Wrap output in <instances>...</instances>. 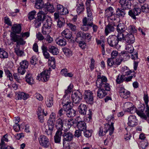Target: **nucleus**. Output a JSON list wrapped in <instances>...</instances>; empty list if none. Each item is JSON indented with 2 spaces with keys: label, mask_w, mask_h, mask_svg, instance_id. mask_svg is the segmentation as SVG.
<instances>
[{
  "label": "nucleus",
  "mask_w": 149,
  "mask_h": 149,
  "mask_svg": "<svg viewBox=\"0 0 149 149\" xmlns=\"http://www.w3.org/2000/svg\"><path fill=\"white\" fill-rule=\"evenodd\" d=\"M11 40L14 42H16V47L15 48V52L18 56H21L24 54V52L19 49V45H24L26 42L19 35L13 34H11Z\"/></svg>",
  "instance_id": "1"
},
{
  "label": "nucleus",
  "mask_w": 149,
  "mask_h": 149,
  "mask_svg": "<svg viewBox=\"0 0 149 149\" xmlns=\"http://www.w3.org/2000/svg\"><path fill=\"white\" fill-rule=\"evenodd\" d=\"M107 79L104 76H101L100 74L97 76V79L96 81V85L97 88H101L104 89L107 91L110 90L111 87L109 84L107 83Z\"/></svg>",
  "instance_id": "2"
},
{
  "label": "nucleus",
  "mask_w": 149,
  "mask_h": 149,
  "mask_svg": "<svg viewBox=\"0 0 149 149\" xmlns=\"http://www.w3.org/2000/svg\"><path fill=\"white\" fill-rule=\"evenodd\" d=\"M45 22L43 24L42 28V33L44 35L49 34L51 31V26L52 24L51 17L48 15L45 14L44 20Z\"/></svg>",
  "instance_id": "3"
},
{
  "label": "nucleus",
  "mask_w": 149,
  "mask_h": 149,
  "mask_svg": "<svg viewBox=\"0 0 149 149\" xmlns=\"http://www.w3.org/2000/svg\"><path fill=\"white\" fill-rule=\"evenodd\" d=\"M62 136L63 144L64 148H67L68 146V142L71 141L73 139V135L71 132L64 130Z\"/></svg>",
  "instance_id": "4"
},
{
  "label": "nucleus",
  "mask_w": 149,
  "mask_h": 149,
  "mask_svg": "<svg viewBox=\"0 0 149 149\" xmlns=\"http://www.w3.org/2000/svg\"><path fill=\"white\" fill-rule=\"evenodd\" d=\"M145 109V107L143 106L142 107L141 109L137 110L136 108L133 105L132 107L130 108L128 110H125V111L130 113H134L136 112L137 115L140 116L141 118L144 119H146L147 117L145 113H144V111Z\"/></svg>",
  "instance_id": "5"
},
{
  "label": "nucleus",
  "mask_w": 149,
  "mask_h": 149,
  "mask_svg": "<svg viewBox=\"0 0 149 149\" xmlns=\"http://www.w3.org/2000/svg\"><path fill=\"white\" fill-rule=\"evenodd\" d=\"M47 14V11L44 10H41L38 13L37 17L34 22L36 27L38 28L41 26L42 22L44 21L45 15Z\"/></svg>",
  "instance_id": "6"
},
{
  "label": "nucleus",
  "mask_w": 149,
  "mask_h": 149,
  "mask_svg": "<svg viewBox=\"0 0 149 149\" xmlns=\"http://www.w3.org/2000/svg\"><path fill=\"white\" fill-rule=\"evenodd\" d=\"M82 98V95L79 91H77L73 92L72 95V99L73 105L77 106L79 104Z\"/></svg>",
  "instance_id": "7"
},
{
  "label": "nucleus",
  "mask_w": 149,
  "mask_h": 149,
  "mask_svg": "<svg viewBox=\"0 0 149 149\" xmlns=\"http://www.w3.org/2000/svg\"><path fill=\"white\" fill-rule=\"evenodd\" d=\"M50 70V68H49L48 70L43 71L37 76V79L39 81L41 80L43 82L47 81L49 78Z\"/></svg>",
  "instance_id": "8"
},
{
  "label": "nucleus",
  "mask_w": 149,
  "mask_h": 149,
  "mask_svg": "<svg viewBox=\"0 0 149 149\" xmlns=\"http://www.w3.org/2000/svg\"><path fill=\"white\" fill-rule=\"evenodd\" d=\"M85 100L87 103L92 104L93 102V94L90 90L85 91L84 94Z\"/></svg>",
  "instance_id": "9"
},
{
  "label": "nucleus",
  "mask_w": 149,
  "mask_h": 149,
  "mask_svg": "<svg viewBox=\"0 0 149 149\" xmlns=\"http://www.w3.org/2000/svg\"><path fill=\"white\" fill-rule=\"evenodd\" d=\"M107 42L109 45L111 47H116L117 48L120 47L119 45H118V40L115 35L109 36L107 39Z\"/></svg>",
  "instance_id": "10"
},
{
  "label": "nucleus",
  "mask_w": 149,
  "mask_h": 149,
  "mask_svg": "<svg viewBox=\"0 0 149 149\" xmlns=\"http://www.w3.org/2000/svg\"><path fill=\"white\" fill-rule=\"evenodd\" d=\"M39 142L41 146L45 148L48 147L50 145L49 139L43 135H41L40 136Z\"/></svg>",
  "instance_id": "11"
},
{
  "label": "nucleus",
  "mask_w": 149,
  "mask_h": 149,
  "mask_svg": "<svg viewBox=\"0 0 149 149\" xmlns=\"http://www.w3.org/2000/svg\"><path fill=\"white\" fill-rule=\"evenodd\" d=\"M79 38H80L81 39L82 38L90 40L91 39L92 36L91 34L89 33H84L81 31H80L76 34V40H77Z\"/></svg>",
  "instance_id": "12"
},
{
  "label": "nucleus",
  "mask_w": 149,
  "mask_h": 149,
  "mask_svg": "<svg viewBox=\"0 0 149 149\" xmlns=\"http://www.w3.org/2000/svg\"><path fill=\"white\" fill-rule=\"evenodd\" d=\"M118 92L120 96L125 99L128 98L130 94V92L123 87H119L118 88Z\"/></svg>",
  "instance_id": "13"
},
{
  "label": "nucleus",
  "mask_w": 149,
  "mask_h": 149,
  "mask_svg": "<svg viewBox=\"0 0 149 149\" xmlns=\"http://www.w3.org/2000/svg\"><path fill=\"white\" fill-rule=\"evenodd\" d=\"M141 12V9L139 8H135L133 10H130L128 12V15L133 19H136V16L139 15Z\"/></svg>",
  "instance_id": "14"
},
{
  "label": "nucleus",
  "mask_w": 149,
  "mask_h": 149,
  "mask_svg": "<svg viewBox=\"0 0 149 149\" xmlns=\"http://www.w3.org/2000/svg\"><path fill=\"white\" fill-rule=\"evenodd\" d=\"M128 120L127 124L129 126L133 127L137 124V120L135 116L130 115L129 117Z\"/></svg>",
  "instance_id": "15"
},
{
  "label": "nucleus",
  "mask_w": 149,
  "mask_h": 149,
  "mask_svg": "<svg viewBox=\"0 0 149 149\" xmlns=\"http://www.w3.org/2000/svg\"><path fill=\"white\" fill-rule=\"evenodd\" d=\"M56 10L61 15H65L68 13V9L60 4L57 5Z\"/></svg>",
  "instance_id": "16"
},
{
  "label": "nucleus",
  "mask_w": 149,
  "mask_h": 149,
  "mask_svg": "<svg viewBox=\"0 0 149 149\" xmlns=\"http://www.w3.org/2000/svg\"><path fill=\"white\" fill-rule=\"evenodd\" d=\"M135 38L132 34H127L125 37V40L126 42L129 44H133L135 42Z\"/></svg>",
  "instance_id": "17"
},
{
  "label": "nucleus",
  "mask_w": 149,
  "mask_h": 149,
  "mask_svg": "<svg viewBox=\"0 0 149 149\" xmlns=\"http://www.w3.org/2000/svg\"><path fill=\"white\" fill-rule=\"evenodd\" d=\"M64 121V120H63L61 118H59L56 120L55 125L58 130H60L62 132L63 130V128Z\"/></svg>",
  "instance_id": "18"
},
{
  "label": "nucleus",
  "mask_w": 149,
  "mask_h": 149,
  "mask_svg": "<svg viewBox=\"0 0 149 149\" xmlns=\"http://www.w3.org/2000/svg\"><path fill=\"white\" fill-rule=\"evenodd\" d=\"M45 8L41 9V10L46 11L47 13L48 11L51 13H53L54 11V9L53 5L51 4L50 3L47 2L45 4Z\"/></svg>",
  "instance_id": "19"
},
{
  "label": "nucleus",
  "mask_w": 149,
  "mask_h": 149,
  "mask_svg": "<svg viewBox=\"0 0 149 149\" xmlns=\"http://www.w3.org/2000/svg\"><path fill=\"white\" fill-rule=\"evenodd\" d=\"M105 132L107 133L109 132V134L111 136L113 134L114 130L113 125L109 124H106L104 128Z\"/></svg>",
  "instance_id": "20"
},
{
  "label": "nucleus",
  "mask_w": 149,
  "mask_h": 149,
  "mask_svg": "<svg viewBox=\"0 0 149 149\" xmlns=\"http://www.w3.org/2000/svg\"><path fill=\"white\" fill-rule=\"evenodd\" d=\"M79 113L81 115H85L86 114L87 107L86 105L81 104L78 107Z\"/></svg>",
  "instance_id": "21"
},
{
  "label": "nucleus",
  "mask_w": 149,
  "mask_h": 149,
  "mask_svg": "<svg viewBox=\"0 0 149 149\" xmlns=\"http://www.w3.org/2000/svg\"><path fill=\"white\" fill-rule=\"evenodd\" d=\"M127 30V27L123 24H119L117 26V30L118 33H128L125 31Z\"/></svg>",
  "instance_id": "22"
},
{
  "label": "nucleus",
  "mask_w": 149,
  "mask_h": 149,
  "mask_svg": "<svg viewBox=\"0 0 149 149\" xmlns=\"http://www.w3.org/2000/svg\"><path fill=\"white\" fill-rule=\"evenodd\" d=\"M97 91V96L100 98H102L104 97L107 94V92L103 88H98Z\"/></svg>",
  "instance_id": "23"
},
{
  "label": "nucleus",
  "mask_w": 149,
  "mask_h": 149,
  "mask_svg": "<svg viewBox=\"0 0 149 149\" xmlns=\"http://www.w3.org/2000/svg\"><path fill=\"white\" fill-rule=\"evenodd\" d=\"M11 30L15 33H19L21 31V27L19 24H14L13 25Z\"/></svg>",
  "instance_id": "24"
},
{
  "label": "nucleus",
  "mask_w": 149,
  "mask_h": 149,
  "mask_svg": "<svg viewBox=\"0 0 149 149\" xmlns=\"http://www.w3.org/2000/svg\"><path fill=\"white\" fill-rule=\"evenodd\" d=\"M62 132L60 130H57L54 136V142L56 143H60L61 139Z\"/></svg>",
  "instance_id": "25"
},
{
  "label": "nucleus",
  "mask_w": 149,
  "mask_h": 149,
  "mask_svg": "<svg viewBox=\"0 0 149 149\" xmlns=\"http://www.w3.org/2000/svg\"><path fill=\"white\" fill-rule=\"evenodd\" d=\"M61 35L63 37L67 39H70L72 36L71 32L68 29H65L61 33Z\"/></svg>",
  "instance_id": "26"
},
{
  "label": "nucleus",
  "mask_w": 149,
  "mask_h": 149,
  "mask_svg": "<svg viewBox=\"0 0 149 149\" xmlns=\"http://www.w3.org/2000/svg\"><path fill=\"white\" fill-rule=\"evenodd\" d=\"M116 15L119 17H123L125 16L126 12L124 9L121 8H118L116 10Z\"/></svg>",
  "instance_id": "27"
},
{
  "label": "nucleus",
  "mask_w": 149,
  "mask_h": 149,
  "mask_svg": "<svg viewBox=\"0 0 149 149\" xmlns=\"http://www.w3.org/2000/svg\"><path fill=\"white\" fill-rule=\"evenodd\" d=\"M77 126L78 129L82 131L86 130V124L83 121L78 122Z\"/></svg>",
  "instance_id": "28"
},
{
  "label": "nucleus",
  "mask_w": 149,
  "mask_h": 149,
  "mask_svg": "<svg viewBox=\"0 0 149 149\" xmlns=\"http://www.w3.org/2000/svg\"><path fill=\"white\" fill-rule=\"evenodd\" d=\"M114 28L113 25L112 24H109L106 26L105 29V32L106 36L111 32L114 31Z\"/></svg>",
  "instance_id": "29"
},
{
  "label": "nucleus",
  "mask_w": 149,
  "mask_h": 149,
  "mask_svg": "<svg viewBox=\"0 0 149 149\" xmlns=\"http://www.w3.org/2000/svg\"><path fill=\"white\" fill-rule=\"evenodd\" d=\"M48 51L54 55H56L58 53V48L54 46H50L48 47Z\"/></svg>",
  "instance_id": "30"
},
{
  "label": "nucleus",
  "mask_w": 149,
  "mask_h": 149,
  "mask_svg": "<svg viewBox=\"0 0 149 149\" xmlns=\"http://www.w3.org/2000/svg\"><path fill=\"white\" fill-rule=\"evenodd\" d=\"M55 41L57 44L62 46H64L66 44V40L64 38H58L56 39Z\"/></svg>",
  "instance_id": "31"
},
{
  "label": "nucleus",
  "mask_w": 149,
  "mask_h": 149,
  "mask_svg": "<svg viewBox=\"0 0 149 149\" xmlns=\"http://www.w3.org/2000/svg\"><path fill=\"white\" fill-rule=\"evenodd\" d=\"M84 3L82 1L80 2V3L78 5L77 9V11L78 14L82 13L84 9Z\"/></svg>",
  "instance_id": "32"
},
{
  "label": "nucleus",
  "mask_w": 149,
  "mask_h": 149,
  "mask_svg": "<svg viewBox=\"0 0 149 149\" xmlns=\"http://www.w3.org/2000/svg\"><path fill=\"white\" fill-rule=\"evenodd\" d=\"M120 54L121 58L123 61H127L130 58L129 54L126 51H123L121 52Z\"/></svg>",
  "instance_id": "33"
},
{
  "label": "nucleus",
  "mask_w": 149,
  "mask_h": 149,
  "mask_svg": "<svg viewBox=\"0 0 149 149\" xmlns=\"http://www.w3.org/2000/svg\"><path fill=\"white\" fill-rule=\"evenodd\" d=\"M28 95L23 92H19L17 93V98L18 100L23 99L26 100L28 98Z\"/></svg>",
  "instance_id": "34"
},
{
  "label": "nucleus",
  "mask_w": 149,
  "mask_h": 149,
  "mask_svg": "<svg viewBox=\"0 0 149 149\" xmlns=\"http://www.w3.org/2000/svg\"><path fill=\"white\" fill-rule=\"evenodd\" d=\"M25 79L26 81L29 84L31 85L33 84V79L31 74L28 73L26 74L25 77Z\"/></svg>",
  "instance_id": "35"
},
{
  "label": "nucleus",
  "mask_w": 149,
  "mask_h": 149,
  "mask_svg": "<svg viewBox=\"0 0 149 149\" xmlns=\"http://www.w3.org/2000/svg\"><path fill=\"white\" fill-rule=\"evenodd\" d=\"M93 17H84L83 19V23L85 21L87 24L90 26H92L93 25Z\"/></svg>",
  "instance_id": "36"
},
{
  "label": "nucleus",
  "mask_w": 149,
  "mask_h": 149,
  "mask_svg": "<svg viewBox=\"0 0 149 149\" xmlns=\"http://www.w3.org/2000/svg\"><path fill=\"white\" fill-rule=\"evenodd\" d=\"M36 8L38 9H40L43 8L44 3L42 0H36L35 4Z\"/></svg>",
  "instance_id": "37"
},
{
  "label": "nucleus",
  "mask_w": 149,
  "mask_h": 149,
  "mask_svg": "<svg viewBox=\"0 0 149 149\" xmlns=\"http://www.w3.org/2000/svg\"><path fill=\"white\" fill-rule=\"evenodd\" d=\"M65 18L64 17H60V18L58 19L57 22V25L58 27L61 28L63 26L65 23Z\"/></svg>",
  "instance_id": "38"
},
{
  "label": "nucleus",
  "mask_w": 149,
  "mask_h": 149,
  "mask_svg": "<svg viewBox=\"0 0 149 149\" xmlns=\"http://www.w3.org/2000/svg\"><path fill=\"white\" fill-rule=\"evenodd\" d=\"M76 111L73 109H70L66 112V114L68 117H73L76 115Z\"/></svg>",
  "instance_id": "39"
},
{
  "label": "nucleus",
  "mask_w": 149,
  "mask_h": 149,
  "mask_svg": "<svg viewBox=\"0 0 149 149\" xmlns=\"http://www.w3.org/2000/svg\"><path fill=\"white\" fill-rule=\"evenodd\" d=\"M119 2L122 7L128 8L130 6L128 0H120Z\"/></svg>",
  "instance_id": "40"
},
{
  "label": "nucleus",
  "mask_w": 149,
  "mask_h": 149,
  "mask_svg": "<svg viewBox=\"0 0 149 149\" xmlns=\"http://www.w3.org/2000/svg\"><path fill=\"white\" fill-rule=\"evenodd\" d=\"M72 103L70 96H67V95H64L63 98L62 103L63 104H65L68 103Z\"/></svg>",
  "instance_id": "41"
},
{
  "label": "nucleus",
  "mask_w": 149,
  "mask_h": 149,
  "mask_svg": "<svg viewBox=\"0 0 149 149\" xmlns=\"http://www.w3.org/2000/svg\"><path fill=\"white\" fill-rule=\"evenodd\" d=\"M88 5H87V2L86 3V7L87 13L88 17H93L92 12L90 7V3L89 2H88Z\"/></svg>",
  "instance_id": "42"
},
{
  "label": "nucleus",
  "mask_w": 149,
  "mask_h": 149,
  "mask_svg": "<svg viewBox=\"0 0 149 149\" xmlns=\"http://www.w3.org/2000/svg\"><path fill=\"white\" fill-rule=\"evenodd\" d=\"M36 13V12L35 10H33L29 12L28 15L29 19L31 21L34 19Z\"/></svg>",
  "instance_id": "43"
},
{
  "label": "nucleus",
  "mask_w": 149,
  "mask_h": 149,
  "mask_svg": "<svg viewBox=\"0 0 149 149\" xmlns=\"http://www.w3.org/2000/svg\"><path fill=\"white\" fill-rule=\"evenodd\" d=\"M55 120V118L49 117L47 122L48 126H51L54 127Z\"/></svg>",
  "instance_id": "44"
},
{
  "label": "nucleus",
  "mask_w": 149,
  "mask_h": 149,
  "mask_svg": "<svg viewBox=\"0 0 149 149\" xmlns=\"http://www.w3.org/2000/svg\"><path fill=\"white\" fill-rule=\"evenodd\" d=\"M127 33H118V35L116 36L118 41H121L125 39V37Z\"/></svg>",
  "instance_id": "45"
},
{
  "label": "nucleus",
  "mask_w": 149,
  "mask_h": 149,
  "mask_svg": "<svg viewBox=\"0 0 149 149\" xmlns=\"http://www.w3.org/2000/svg\"><path fill=\"white\" fill-rule=\"evenodd\" d=\"M109 19L114 21L117 18V17L116 14H113V13H109L106 15Z\"/></svg>",
  "instance_id": "46"
},
{
  "label": "nucleus",
  "mask_w": 149,
  "mask_h": 149,
  "mask_svg": "<svg viewBox=\"0 0 149 149\" xmlns=\"http://www.w3.org/2000/svg\"><path fill=\"white\" fill-rule=\"evenodd\" d=\"M8 54L6 51L1 49L0 52V58H8Z\"/></svg>",
  "instance_id": "47"
},
{
  "label": "nucleus",
  "mask_w": 149,
  "mask_h": 149,
  "mask_svg": "<svg viewBox=\"0 0 149 149\" xmlns=\"http://www.w3.org/2000/svg\"><path fill=\"white\" fill-rule=\"evenodd\" d=\"M108 121V123L107 124L113 125L114 123V117L113 114L109 116L106 119Z\"/></svg>",
  "instance_id": "48"
},
{
  "label": "nucleus",
  "mask_w": 149,
  "mask_h": 149,
  "mask_svg": "<svg viewBox=\"0 0 149 149\" xmlns=\"http://www.w3.org/2000/svg\"><path fill=\"white\" fill-rule=\"evenodd\" d=\"M125 49L130 54L132 53L134 50L133 46L130 44L127 45Z\"/></svg>",
  "instance_id": "49"
},
{
  "label": "nucleus",
  "mask_w": 149,
  "mask_h": 149,
  "mask_svg": "<svg viewBox=\"0 0 149 149\" xmlns=\"http://www.w3.org/2000/svg\"><path fill=\"white\" fill-rule=\"evenodd\" d=\"M124 80V75H118L116 80V83L118 84H120Z\"/></svg>",
  "instance_id": "50"
},
{
  "label": "nucleus",
  "mask_w": 149,
  "mask_h": 149,
  "mask_svg": "<svg viewBox=\"0 0 149 149\" xmlns=\"http://www.w3.org/2000/svg\"><path fill=\"white\" fill-rule=\"evenodd\" d=\"M67 148L65 149H77L78 146V145L74 142H72L68 146Z\"/></svg>",
  "instance_id": "51"
},
{
  "label": "nucleus",
  "mask_w": 149,
  "mask_h": 149,
  "mask_svg": "<svg viewBox=\"0 0 149 149\" xmlns=\"http://www.w3.org/2000/svg\"><path fill=\"white\" fill-rule=\"evenodd\" d=\"M46 104L48 107H52L53 104V101L52 98L49 97L47 98L46 101Z\"/></svg>",
  "instance_id": "52"
},
{
  "label": "nucleus",
  "mask_w": 149,
  "mask_h": 149,
  "mask_svg": "<svg viewBox=\"0 0 149 149\" xmlns=\"http://www.w3.org/2000/svg\"><path fill=\"white\" fill-rule=\"evenodd\" d=\"M63 51L65 54L67 56H70L72 55V52L69 49L65 48L63 49Z\"/></svg>",
  "instance_id": "53"
},
{
  "label": "nucleus",
  "mask_w": 149,
  "mask_h": 149,
  "mask_svg": "<svg viewBox=\"0 0 149 149\" xmlns=\"http://www.w3.org/2000/svg\"><path fill=\"white\" fill-rule=\"evenodd\" d=\"M128 30L129 32L131 34L135 33L136 32L137 30L136 29L134 26L133 25H130L128 27Z\"/></svg>",
  "instance_id": "54"
},
{
  "label": "nucleus",
  "mask_w": 149,
  "mask_h": 149,
  "mask_svg": "<svg viewBox=\"0 0 149 149\" xmlns=\"http://www.w3.org/2000/svg\"><path fill=\"white\" fill-rule=\"evenodd\" d=\"M142 11L144 13H148L149 12V7L147 4H144L141 6Z\"/></svg>",
  "instance_id": "55"
},
{
  "label": "nucleus",
  "mask_w": 149,
  "mask_h": 149,
  "mask_svg": "<svg viewBox=\"0 0 149 149\" xmlns=\"http://www.w3.org/2000/svg\"><path fill=\"white\" fill-rule=\"evenodd\" d=\"M29 63L28 62L25 60L22 61L20 63V66L23 68H24L26 69L28 66Z\"/></svg>",
  "instance_id": "56"
},
{
  "label": "nucleus",
  "mask_w": 149,
  "mask_h": 149,
  "mask_svg": "<svg viewBox=\"0 0 149 149\" xmlns=\"http://www.w3.org/2000/svg\"><path fill=\"white\" fill-rule=\"evenodd\" d=\"M72 104L71 103H68L65 104H63V109L66 112L72 109L71 108V105Z\"/></svg>",
  "instance_id": "57"
},
{
  "label": "nucleus",
  "mask_w": 149,
  "mask_h": 149,
  "mask_svg": "<svg viewBox=\"0 0 149 149\" xmlns=\"http://www.w3.org/2000/svg\"><path fill=\"white\" fill-rule=\"evenodd\" d=\"M90 26L86 24V23L84 21L82 25L81 26V29L84 31H86L89 29Z\"/></svg>",
  "instance_id": "58"
},
{
  "label": "nucleus",
  "mask_w": 149,
  "mask_h": 149,
  "mask_svg": "<svg viewBox=\"0 0 149 149\" xmlns=\"http://www.w3.org/2000/svg\"><path fill=\"white\" fill-rule=\"evenodd\" d=\"M67 27L72 31H74L76 29V27L75 25L71 23L67 24Z\"/></svg>",
  "instance_id": "59"
},
{
  "label": "nucleus",
  "mask_w": 149,
  "mask_h": 149,
  "mask_svg": "<svg viewBox=\"0 0 149 149\" xmlns=\"http://www.w3.org/2000/svg\"><path fill=\"white\" fill-rule=\"evenodd\" d=\"M140 147L143 149H145L148 145V143L147 140L143 141L140 143Z\"/></svg>",
  "instance_id": "60"
},
{
  "label": "nucleus",
  "mask_w": 149,
  "mask_h": 149,
  "mask_svg": "<svg viewBox=\"0 0 149 149\" xmlns=\"http://www.w3.org/2000/svg\"><path fill=\"white\" fill-rule=\"evenodd\" d=\"M77 121L76 120H70V121L68 120V125H70V126H73L74 127H75V126H77Z\"/></svg>",
  "instance_id": "61"
},
{
  "label": "nucleus",
  "mask_w": 149,
  "mask_h": 149,
  "mask_svg": "<svg viewBox=\"0 0 149 149\" xmlns=\"http://www.w3.org/2000/svg\"><path fill=\"white\" fill-rule=\"evenodd\" d=\"M54 128L51 126H48V129H46L45 132L48 135H52Z\"/></svg>",
  "instance_id": "62"
},
{
  "label": "nucleus",
  "mask_w": 149,
  "mask_h": 149,
  "mask_svg": "<svg viewBox=\"0 0 149 149\" xmlns=\"http://www.w3.org/2000/svg\"><path fill=\"white\" fill-rule=\"evenodd\" d=\"M107 63L108 66H112L113 65H115V62L112 58H109L107 60Z\"/></svg>",
  "instance_id": "63"
},
{
  "label": "nucleus",
  "mask_w": 149,
  "mask_h": 149,
  "mask_svg": "<svg viewBox=\"0 0 149 149\" xmlns=\"http://www.w3.org/2000/svg\"><path fill=\"white\" fill-rule=\"evenodd\" d=\"M107 132H105L104 128H103L102 127L100 128L99 134L100 136H102L104 135Z\"/></svg>",
  "instance_id": "64"
}]
</instances>
